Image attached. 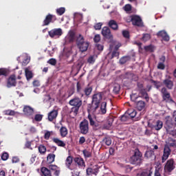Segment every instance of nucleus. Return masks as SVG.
I'll use <instances>...</instances> for the list:
<instances>
[{"mask_svg": "<svg viewBox=\"0 0 176 176\" xmlns=\"http://www.w3.org/2000/svg\"><path fill=\"white\" fill-rule=\"evenodd\" d=\"M69 42L72 43V42H76V45L80 52H87L89 49V42L85 41V38L82 37V34H79L76 35L75 32L70 31L69 32Z\"/></svg>", "mask_w": 176, "mask_h": 176, "instance_id": "1", "label": "nucleus"}, {"mask_svg": "<svg viewBox=\"0 0 176 176\" xmlns=\"http://www.w3.org/2000/svg\"><path fill=\"white\" fill-rule=\"evenodd\" d=\"M48 167L49 168L45 166H43L41 168V176H52V171H54V175L55 176L60 175V168H58V166H57L56 165L51 164Z\"/></svg>", "mask_w": 176, "mask_h": 176, "instance_id": "2", "label": "nucleus"}, {"mask_svg": "<svg viewBox=\"0 0 176 176\" xmlns=\"http://www.w3.org/2000/svg\"><path fill=\"white\" fill-rule=\"evenodd\" d=\"M69 105L72 107L70 113H74V116H76L78 113H79V109H80V107H82V102L79 97H74L69 101Z\"/></svg>", "mask_w": 176, "mask_h": 176, "instance_id": "3", "label": "nucleus"}, {"mask_svg": "<svg viewBox=\"0 0 176 176\" xmlns=\"http://www.w3.org/2000/svg\"><path fill=\"white\" fill-rule=\"evenodd\" d=\"M142 153L138 148L135 149L133 155L130 157L129 162L131 164L135 166H141L142 164Z\"/></svg>", "mask_w": 176, "mask_h": 176, "instance_id": "4", "label": "nucleus"}, {"mask_svg": "<svg viewBox=\"0 0 176 176\" xmlns=\"http://www.w3.org/2000/svg\"><path fill=\"white\" fill-rule=\"evenodd\" d=\"M174 170H175V162L174 161V159L170 158L166 161L164 167V171L166 174H170V173H173Z\"/></svg>", "mask_w": 176, "mask_h": 176, "instance_id": "5", "label": "nucleus"}, {"mask_svg": "<svg viewBox=\"0 0 176 176\" xmlns=\"http://www.w3.org/2000/svg\"><path fill=\"white\" fill-rule=\"evenodd\" d=\"M130 20L128 21V23L131 21L133 25H136V27H143L144 24L142 23V19L141 16L138 15H131L130 16Z\"/></svg>", "mask_w": 176, "mask_h": 176, "instance_id": "6", "label": "nucleus"}, {"mask_svg": "<svg viewBox=\"0 0 176 176\" xmlns=\"http://www.w3.org/2000/svg\"><path fill=\"white\" fill-rule=\"evenodd\" d=\"M161 92L162 94V98L163 101H165V102H174V100H173V98H171V96L170 95V93L167 91V89L166 87H163L161 89Z\"/></svg>", "mask_w": 176, "mask_h": 176, "instance_id": "7", "label": "nucleus"}, {"mask_svg": "<svg viewBox=\"0 0 176 176\" xmlns=\"http://www.w3.org/2000/svg\"><path fill=\"white\" fill-rule=\"evenodd\" d=\"M57 20V17L56 15H53L52 14H48L46 15L45 19L43 21V27H45V25H49L50 23H54Z\"/></svg>", "mask_w": 176, "mask_h": 176, "instance_id": "8", "label": "nucleus"}, {"mask_svg": "<svg viewBox=\"0 0 176 176\" xmlns=\"http://www.w3.org/2000/svg\"><path fill=\"white\" fill-rule=\"evenodd\" d=\"M80 131L81 134H87L89 133V121L85 119L80 123Z\"/></svg>", "mask_w": 176, "mask_h": 176, "instance_id": "9", "label": "nucleus"}, {"mask_svg": "<svg viewBox=\"0 0 176 176\" xmlns=\"http://www.w3.org/2000/svg\"><path fill=\"white\" fill-rule=\"evenodd\" d=\"M48 35H50V38H60L61 35H63V30L61 28H55L52 29L48 32Z\"/></svg>", "mask_w": 176, "mask_h": 176, "instance_id": "10", "label": "nucleus"}, {"mask_svg": "<svg viewBox=\"0 0 176 176\" xmlns=\"http://www.w3.org/2000/svg\"><path fill=\"white\" fill-rule=\"evenodd\" d=\"M102 35L104 36V38H106V39H113V35L111 32V29L105 26L102 29Z\"/></svg>", "mask_w": 176, "mask_h": 176, "instance_id": "11", "label": "nucleus"}, {"mask_svg": "<svg viewBox=\"0 0 176 176\" xmlns=\"http://www.w3.org/2000/svg\"><path fill=\"white\" fill-rule=\"evenodd\" d=\"M98 173H100V168L98 166H96L94 168L89 167L86 169V175H98Z\"/></svg>", "mask_w": 176, "mask_h": 176, "instance_id": "12", "label": "nucleus"}, {"mask_svg": "<svg viewBox=\"0 0 176 176\" xmlns=\"http://www.w3.org/2000/svg\"><path fill=\"white\" fill-rule=\"evenodd\" d=\"M170 155H171V148H170L168 146L164 145V153L162 157V163H164V162L168 159Z\"/></svg>", "mask_w": 176, "mask_h": 176, "instance_id": "13", "label": "nucleus"}, {"mask_svg": "<svg viewBox=\"0 0 176 176\" xmlns=\"http://www.w3.org/2000/svg\"><path fill=\"white\" fill-rule=\"evenodd\" d=\"M98 108H100V104L91 100V102L87 106V112H92V113H96V111Z\"/></svg>", "mask_w": 176, "mask_h": 176, "instance_id": "14", "label": "nucleus"}, {"mask_svg": "<svg viewBox=\"0 0 176 176\" xmlns=\"http://www.w3.org/2000/svg\"><path fill=\"white\" fill-rule=\"evenodd\" d=\"M113 124V118L109 117L107 121L103 124L102 130H109Z\"/></svg>", "mask_w": 176, "mask_h": 176, "instance_id": "15", "label": "nucleus"}, {"mask_svg": "<svg viewBox=\"0 0 176 176\" xmlns=\"http://www.w3.org/2000/svg\"><path fill=\"white\" fill-rule=\"evenodd\" d=\"M74 163L78 166V167H82L85 168L86 167V163L85 162V160L80 157H76L74 158Z\"/></svg>", "mask_w": 176, "mask_h": 176, "instance_id": "16", "label": "nucleus"}, {"mask_svg": "<svg viewBox=\"0 0 176 176\" xmlns=\"http://www.w3.org/2000/svg\"><path fill=\"white\" fill-rule=\"evenodd\" d=\"M92 101L99 104L100 105V104H101V101H102V92L94 94L92 96Z\"/></svg>", "mask_w": 176, "mask_h": 176, "instance_id": "17", "label": "nucleus"}, {"mask_svg": "<svg viewBox=\"0 0 176 176\" xmlns=\"http://www.w3.org/2000/svg\"><path fill=\"white\" fill-rule=\"evenodd\" d=\"M135 108L138 111H145L146 109V103L143 100H139L136 102Z\"/></svg>", "mask_w": 176, "mask_h": 176, "instance_id": "18", "label": "nucleus"}, {"mask_svg": "<svg viewBox=\"0 0 176 176\" xmlns=\"http://www.w3.org/2000/svg\"><path fill=\"white\" fill-rule=\"evenodd\" d=\"M17 82H16V76L12 75L8 80L7 87H15Z\"/></svg>", "mask_w": 176, "mask_h": 176, "instance_id": "19", "label": "nucleus"}, {"mask_svg": "<svg viewBox=\"0 0 176 176\" xmlns=\"http://www.w3.org/2000/svg\"><path fill=\"white\" fill-rule=\"evenodd\" d=\"M108 26L111 28V30H113V31H118V30H119L118 22L113 19H111L109 21Z\"/></svg>", "mask_w": 176, "mask_h": 176, "instance_id": "20", "label": "nucleus"}, {"mask_svg": "<svg viewBox=\"0 0 176 176\" xmlns=\"http://www.w3.org/2000/svg\"><path fill=\"white\" fill-rule=\"evenodd\" d=\"M23 113L26 116H31L34 115V109L30 106H25L23 108Z\"/></svg>", "mask_w": 176, "mask_h": 176, "instance_id": "21", "label": "nucleus"}, {"mask_svg": "<svg viewBox=\"0 0 176 176\" xmlns=\"http://www.w3.org/2000/svg\"><path fill=\"white\" fill-rule=\"evenodd\" d=\"M58 115V111L57 110H52L51 112L48 113V120L50 122H53L56 118H57V116Z\"/></svg>", "mask_w": 176, "mask_h": 176, "instance_id": "22", "label": "nucleus"}, {"mask_svg": "<svg viewBox=\"0 0 176 176\" xmlns=\"http://www.w3.org/2000/svg\"><path fill=\"white\" fill-rule=\"evenodd\" d=\"M165 146H167L168 148H176V140L168 138Z\"/></svg>", "mask_w": 176, "mask_h": 176, "instance_id": "23", "label": "nucleus"}, {"mask_svg": "<svg viewBox=\"0 0 176 176\" xmlns=\"http://www.w3.org/2000/svg\"><path fill=\"white\" fill-rule=\"evenodd\" d=\"M53 142H54V144H56V145L58 146H60L62 148L65 147V142H64L63 140H60L58 138H54L52 139Z\"/></svg>", "mask_w": 176, "mask_h": 176, "instance_id": "24", "label": "nucleus"}, {"mask_svg": "<svg viewBox=\"0 0 176 176\" xmlns=\"http://www.w3.org/2000/svg\"><path fill=\"white\" fill-rule=\"evenodd\" d=\"M164 85H166V87H167V89H169V90H171V89H173V86H174V82H173V80L166 78L164 80L163 82Z\"/></svg>", "mask_w": 176, "mask_h": 176, "instance_id": "25", "label": "nucleus"}, {"mask_svg": "<svg viewBox=\"0 0 176 176\" xmlns=\"http://www.w3.org/2000/svg\"><path fill=\"white\" fill-rule=\"evenodd\" d=\"M120 120L122 123H130V122H131V120L126 112H125L124 115L121 116Z\"/></svg>", "mask_w": 176, "mask_h": 176, "instance_id": "26", "label": "nucleus"}, {"mask_svg": "<svg viewBox=\"0 0 176 176\" xmlns=\"http://www.w3.org/2000/svg\"><path fill=\"white\" fill-rule=\"evenodd\" d=\"M162 128H163V122L160 120H157L156 122V124L153 126V129H154V130H156L157 131H159V130H162Z\"/></svg>", "mask_w": 176, "mask_h": 176, "instance_id": "27", "label": "nucleus"}, {"mask_svg": "<svg viewBox=\"0 0 176 176\" xmlns=\"http://www.w3.org/2000/svg\"><path fill=\"white\" fill-rule=\"evenodd\" d=\"M25 75L26 76L27 80H31V79L34 78V74H32V72L28 69V68H26L25 69Z\"/></svg>", "mask_w": 176, "mask_h": 176, "instance_id": "28", "label": "nucleus"}, {"mask_svg": "<svg viewBox=\"0 0 176 176\" xmlns=\"http://www.w3.org/2000/svg\"><path fill=\"white\" fill-rule=\"evenodd\" d=\"M126 113L131 120L133 119L135 116H137V111H135V109H129L126 111Z\"/></svg>", "mask_w": 176, "mask_h": 176, "instance_id": "29", "label": "nucleus"}, {"mask_svg": "<svg viewBox=\"0 0 176 176\" xmlns=\"http://www.w3.org/2000/svg\"><path fill=\"white\" fill-rule=\"evenodd\" d=\"M140 94L142 98L145 100H149V96H148V93H146V89H141L140 90Z\"/></svg>", "mask_w": 176, "mask_h": 176, "instance_id": "30", "label": "nucleus"}, {"mask_svg": "<svg viewBox=\"0 0 176 176\" xmlns=\"http://www.w3.org/2000/svg\"><path fill=\"white\" fill-rule=\"evenodd\" d=\"M93 128V130L97 131V130H100V129H102V124L100 122H95L94 125H91Z\"/></svg>", "mask_w": 176, "mask_h": 176, "instance_id": "31", "label": "nucleus"}, {"mask_svg": "<svg viewBox=\"0 0 176 176\" xmlns=\"http://www.w3.org/2000/svg\"><path fill=\"white\" fill-rule=\"evenodd\" d=\"M100 113L101 115H105L107 113V102H102L101 103Z\"/></svg>", "mask_w": 176, "mask_h": 176, "instance_id": "32", "label": "nucleus"}, {"mask_svg": "<svg viewBox=\"0 0 176 176\" xmlns=\"http://www.w3.org/2000/svg\"><path fill=\"white\" fill-rule=\"evenodd\" d=\"M102 142L107 146H110V145L112 144V139H111V137L109 136H106L103 138Z\"/></svg>", "mask_w": 176, "mask_h": 176, "instance_id": "33", "label": "nucleus"}, {"mask_svg": "<svg viewBox=\"0 0 176 176\" xmlns=\"http://www.w3.org/2000/svg\"><path fill=\"white\" fill-rule=\"evenodd\" d=\"M54 159H56V155L54 154H48L47 157V162L49 164H52L54 162Z\"/></svg>", "mask_w": 176, "mask_h": 176, "instance_id": "34", "label": "nucleus"}, {"mask_svg": "<svg viewBox=\"0 0 176 176\" xmlns=\"http://www.w3.org/2000/svg\"><path fill=\"white\" fill-rule=\"evenodd\" d=\"M72 162H74V158H72V156H68L65 160V166L66 167H67V168H69V167H71Z\"/></svg>", "mask_w": 176, "mask_h": 176, "instance_id": "35", "label": "nucleus"}, {"mask_svg": "<svg viewBox=\"0 0 176 176\" xmlns=\"http://www.w3.org/2000/svg\"><path fill=\"white\" fill-rule=\"evenodd\" d=\"M60 133L61 137L63 138L67 137V135H68V129H67V127L65 126H62L60 129Z\"/></svg>", "mask_w": 176, "mask_h": 176, "instance_id": "36", "label": "nucleus"}, {"mask_svg": "<svg viewBox=\"0 0 176 176\" xmlns=\"http://www.w3.org/2000/svg\"><path fill=\"white\" fill-rule=\"evenodd\" d=\"M76 91L78 94L80 96V97H83V96H85V94L82 93V85H80V82H78L76 84Z\"/></svg>", "mask_w": 176, "mask_h": 176, "instance_id": "37", "label": "nucleus"}, {"mask_svg": "<svg viewBox=\"0 0 176 176\" xmlns=\"http://www.w3.org/2000/svg\"><path fill=\"white\" fill-rule=\"evenodd\" d=\"M131 58L129 56H123L120 59V64L123 65V64H126L127 61H130Z\"/></svg>", "mask_w": 176, "mask_h": 176, "instance_id": "38", "label": "nucleus"}, {"mask_svg": "<svg viewBox=\"0 0 176 176\" xmlns=\"http://www.w3.org/2000/svg\"><path fill=\"white\" fill-rule=\"evenodd\" d=\"M137 176H152V170L147 169L141 173V174H138Z\"/></svg>", "mask_w": 176, "mask_h": 176, "instance_id": "39", "label": "nucleus"}, {"mask_svg": "<svg viewBox=\"0 0 176 176\" xmlns=\"http://www.w3.org/2000/svg\"><path fill=\"white\" fill-rule=\"evenodd\" d=\"M38 149L41 155H45L46 153V146H45L43 144L38 146Z\"/></svg>", "mask_w": 176, "mask_h": 176, "instance_id": "40", "label": "nucleus"}, {"mask_svg": "<svg viewBox=\"0 0 176 176\" xmlns=\"http://www.w3.org/2000/svg\"><path fill=\"white\" fill-rule=\"evenodd\" d=\"M82 153L84 155L85 159H89V157H91V152L87 149H84L82 151Z\"/></svg>", "mask_w": 176, "mask_h": 176, "instance_id": "41", "label": "nucleus"}, {"mask_svg": "<svg viewBox=\"0 0 176 176\" xmlns=\"http://www.w3.org/2000/svg\"><path fill=\"white\" fill-rule=\"evenodd\" d=\"M87 118L89 121L90 126H94L96 122V116L89 114Z\"/></svg>", "mask_w": 176, "mask_h": 176, "instance_id": "42", "label": "nucleus"}, {"mask_svg": "<svg viewBox=\"0 0 176 176\" xmlns=\"http://www.w3.org/2000/svg\"><path fill=\"white\" fill-rule=\"evenodd\" d=\"M91 91H93V88L91 87H88L85 88L84 93L85 96H89L91 94Z\"/></svg>", "mask_w": 176, "mask_h": 176, "instance_id": "43", "label": "nucleus"}, {"mask_svg": "<svg viewBox=\"0 0 176 176\" xmlns=\"http://www.w3.org/2000/svg\"><path fill=\"white\" fill-rule=\"evenodd\" d=\"M4 115H7L8 116H14V115H16V111H13V110H5L3 111Z\"/></svg>", "mask_w": 176, "mask_h": 176, "instance_id": "44", "label": "nucleus"}, {"mask_svg": "<svg viewBox=\"0 0 176 176\" xmlns=\"http://www.w3.org/2000/svg\"><path fill=\"white\" fill-rule=\"evenodd\" d=\"M56 13L58 16H63L65 13V8L61 7L56 9Z\"/></svg>", "mask_w": 176, "mask_h": 176, "instance_id": "45", "label": "nucleus"}, {"mask_svg": "<svg viewBox=\"0 0 176 176\" xmlns=\"http://www.w3.org/2000/svg\"><path fill=\"white\" fill-rule=\"evenodd\" d=\"M113 91L115 93V94H119V91H120V85L115 84L113 86Z\"/></svg>", "mask_w": 176, "mask_h": 176, "instance_id": "46", "label": "nucleus"}, {"mask_svg": "<svg viewBox=\"0 0 176 176\" xmlns=\"http://www.w3.org/2000/svg\"><path fill=\"white\" fill-rule=\"evenodd\" d=\"M145 52H150V53H153V50H155V47L152 45L144 46Z\"/></svg>", "mask_w": 176, "mask_h": 176, "instance_id": "47", "label": "nucleus"}, {"mask_svg": "<svg viewBox=\"0 0 176 176\" xmlns=\"http://www.w3.org/2000/svg\"><path fill=\"white\" fill-rule=\"evenodd\" d=\"M144 156L147 158L152 157L153 156H155V152L153 150L146 151Z\"/></svg>", "mask_w": 176, "mask_h": 176, "instance_id": "48", "label": "nucleus"}, {"mask_svg": "<svg viewBox=\"0 0 176 176\" xmlns=\"http://www.w3.org/2000/svg\"><path fill=\"white\" fill-rule=\"evenodd\" d=\"M149 39H151V34H148V33L143 34L142 40L144 42H148V41H149Z\"/></svg>", "mask_w": 176, "mask_h": 176, "instance_id": "49", "label": "nucleus"}, {"mask_svg": "<svg viewBox=\"0 0 176 176\" xmlns=\"http://www.w3.org/2000/svg\"><path fill=\"white\" fill-rule=\"evenodd\" d=\"M9 159V153L4 152L1 155V160H3V162L8 160Z\"/></svg>", "mask_w": 176, "mask_h": 176, "instance_id": "50", "label": "nucleus"}, {"mask_svg": "<svg viewBox=\"0 0 176 176\" xmlns=\"http://www.w3.org/2000/svg\"><path fill=\"white\" fill-rule=\"evenodd\" d=\"M43 118V116L41 114H36L34 117V120L36 122H41Z\"/></svg>", "mask_w": 176, "mask_h": 176, "instance_id": "51", "label": "nucleus"}, {"mask_svg": "<svg viewBox=\"0 0 176 176\" xmlns=\"http://www.w3.org/2000/svg\"><path fill=\"white\" fill-rule=\"evenodd\" d=\"M52 133H53V131L50 132L49 131H47L44 135L45 140H49L50 138V135H52Z\"/></svg>", "mask_w": 176, "mask_h": 176, "instance_id": "52", "label": "nucleus"}, {"mask_svg": "<svg viewBox=\"0 0 176 176\" xmlns=\"http://www.w3.org/2000/svg\"><path fill=\"white\" fill-rule=\"evenodd\" d=\"M87 63H89V64H94V63H96V59H94V56H89L87 59Z\"/></svg>", "mask_w": 176, "mask_h": 176, "instance_id": "53", "label": "nucleus"}, {"mask_svg": "<svg viewBox=\"0 0 176 176\" xmlns=\"http://www.w3.org/2000/svg\"><path fill=\"white\" fill-rule=\"evenodd\" d=\"M167 32L164 30H161L157 33V36H161V38H163Z\"/></svg>", "mask_w": 176, "mask_h": 176, "instance_id": "54", "label": "nucleus"}, {"mask_svg": "<svg viewBox=\"0 0 176 176\" xmlns=\"http://www.w3.org/2000/svg\"><path fill=\"white\" fill-rule=\"evenodd\" d=\"M122 35L124 38H126V39H129V38H130V33L127 30H123Z\"/></svg>", "mask_w": 176, "mask_h": 176, "instance_id": "55", "label": "nucleus"}, {"mask_svg": "<svg viewBox=\"0 0 176 176\" xmlns=\"http://www.w3.org/2000/svg\"><path fill=\"white\" fill-rule=\"evenodd\" d=\"M131 4H126L124 7V10H125V12H131Z\"/></svg>", "mask_w": 176, "mask_h": 176, "instance_id": "56", "label": "nucleus"}, {"mask_svg": "<svg viewBox=\"0 0 176 176\" xmlns=\"http://www.w3.org/2000/svg\"><path fill=\"white\" fill-rule=\"evenodd\" d=\"M166 126H168V129H171L173 126H174V122L171 121V120H167L166 122Z\"/></svg>", "mask_w": 176, "mask_h": 176, "instance_id": "57", "label": "nucleus"}, {"mask_svg": "<svg viewBox=\"0 0 176 176\" xmlns=\"http://www.w3.org/2000/svg\"><path fill=\"white\" fill-rule=\"evenodd\" d=\"M47 63L50 64V65H56V64H57V60L55 58H50L47 61Z\"/></svg>", "mask_w": 176, "mask_h": 176, "instance_id": "58", "label": "nucleus"}, {"mask_svg": "<svg viewBox=\"0 0 176 176\" xmlns=\"http://www.w3.org/2000/svg\"><path fill=\"white\" fill-rule=\"evenodd\" d=\"M101 41V36H100V34H96L95 35L94 38V41L96 43H98V42Z\"/></svg>", "mask_w": 176, "mask_h": 176, "instance_id": "59", "label": "nucleus"}, {"mask_svg": "<svg viewBox=\"0 0 176 176\" xmlns=\"http://www.w3.org/2000/svg\"><path fill=\"white\" fill-rule=\"evenodd\" d=\"M6 76L8 75V71L5 69H0V76Z\"/></svg>", "mask_w": 176, "mask_h": 176, "instance_id": "60", "label": "nucleus"}, {"mask_svg": "<svg viewBox=\"0 0 176 176\" xmlns=\"http://www.w3.org/2000/svg\"><path fill=\"white\" fill-rule=\"evenodd\" d=\"M166 68V65H164V63L160 62L157 65L158 69H164Z\"/></svg>", "mask_w": 176, "mask_h": 176, "instance_id": "61", "label": "nucleus"}, {"mask_svg": "<svg viewBox=\"0 0 176 176\" xmlns=\"http://www.w3.org/2000/svg\"><path fill=\"white\" fill-rule=\"evenodd\" d=\"M32 84L34 87H39L41 86V82L38 80H34Z\"/></svg>", "mask_w": 176, "mask_h": 176, "instance_id": "62", "label": "nucleus"}, {"mask_svg": "<svg viewBox=\"0 0 176 176\" xmlns=\"http://www.w3.org/2000/svg\"><path fill=\"white\" fill-rule=\"evenodd\" d=\"M86 142V138L83 136L80 137L79 139L80 145H83Z\"/></svg>", "mask_w": 176, "mask_h": 176, "instance_id": "63", "label": "nucleus"}, {"mask_svg": "<svg viewBox=\"0 0 176 176\" xmlns=\"http://www.w3.org/2000/svg\"><path fill=\"white\" fill-rule=\"evenodd\" d=\"M101 27H102V23H98L96 24H95L94 25V28L95 30H100Z\"/></svg>", "mask_w": 176, "mask_h": 176, "instance_id": "64", "label": "nucleus"}]
</instances>
